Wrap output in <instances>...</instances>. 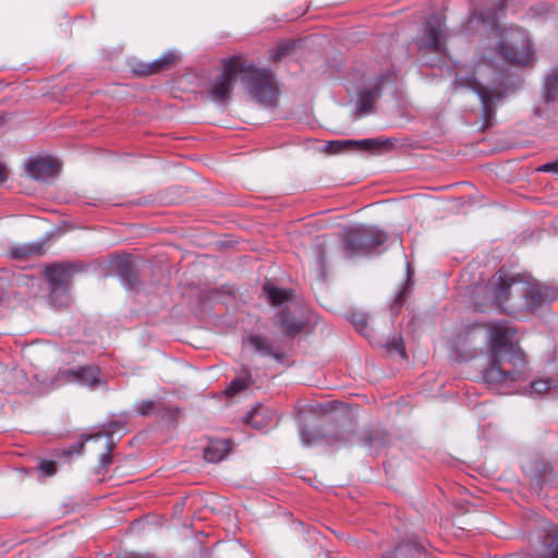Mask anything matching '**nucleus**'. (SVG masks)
I'll use <instances>...</instances> for the list:
<instances>
[{
  "instance_id": "nucleus-1",
  "label": "nucleus",
  "mask_w": 558,
  "mask_h": 558,
  "mask_svg": "<svg viewBox=\"0 0 558 558\" xmlns=\"http://www.w3.org/2000/svg\"><path fill=\"white\" fill-rule=\"evenodd\" d=\"M469 23L471 27L481 24L483 31H489L497 47L483 48L472 77L458 76L456 83L459 87L470 88L477 94L484 114L488 117L492 114L494 102L502 97L499 86L501 77L498 70L499 61L519 65L527 64L532 60L531 43L519 29L501 31L498 27L496 13L476 12Z\"/></svg>"
},
{
  "instance_id": "nucleus-2",
  "label": "nucleus",
  "mask_w": 558,
  "mask_h": 558,
  "mask_svg": "<svg viewBox=\"0 0 558 558\" xmlns=\"http://www.w3.org/2000/svg\"><path fill=\"white\" fill-rule=\"evenodd\" d=\"M513 330L505 323L489 326L488 366L484 372L485 381L496 389L509 388L523 380L526 361L523 352L511 341Z\"/></svg>"
},
{
  "instance_id": "nucleus-3",
  "label": "nucleus",
  "mask_w": 558,
  "mask_h": 558,
  "mask_svg": "<svg viewBox=\"0 0 558 558\" xmlns=\"http://www.w3.org/2000/svg\"><path fill=\"white\" fill-rule=\"evenodd\" d=\"M488 287L489 293L499 305L505 306L509 301H512L506 310L514 311L534 306L543 296L536 286L522 280L520 277H508L501 271L492 278Z\"/></svg>"
},
{
  "instance_id": "nucleus-4",
  "label": "nucleus",
  "mask_w": 558,
  "mask_h": 558,
  "mask_svg": "<svg viewBox=\"0 0 558 558\" xmlns=\"http://www.w3.org/2000/svg\"><path fill=\"white\" fill-rule=\"evenodd\" d=\"M242 73L243 84L251 97L260 104L272 105L278 94L274 74L269 70L245 64L244 61Z\"/></svg>"
},
{
  "instance_id": "nucleus-5",
  "label": "nucleus",
  "mask_w": 558,
  "mask_h": 558,
  "mask_svg": "<svg viewBox=\"0 0 558 558\" xmlns=\"http://www.w3.org/2000/svg\"><path fill=\"white\" fill-rule=\"evenodd\" d=\"M243 60L241 57H231L222 60L221 72L209 83L207 97L217 104L225 105L229 101L233 83L238 74L242 73Z\"/></svg>"
},
{
  "instance_id": "nucleus-6",
  "label": "nucleus",
  "mask_w": 558,
  "mask_h": 558,
  "mask_svg": "<svg viewBox=\"0 0 558 558\" xmlns=\"http://www.w3.org/2000/svg\"><path fill=\"white\" fill-rule=\"evenodd\" d=\"M387 234L378 229L357 227L349 231L344 252L348 256L364 255L384 244Z\"/></svg>"
},
{
  "instance_id": "nucleus-7",
  "label": "nucleus",
  "mask_w": 558,
  "mask_h": 558,
  "mask_svg": "<svg viewBox=\"0 0 558 558\" xmlns=\"http://www.w3.org/2000/svg\"><path fill=\"white\" fill-rule=\"evenodd\" d=\"M442 22L439 15H432L425 25L422 36L418 38L417 45L420 49H427L433 52H441L442 44Z\"/></svg>"
},
{
  "instance_id": "nucleus-8",
  "label": "nucleus",
  "mask_w": 558,
  "mask_h": 558,
  "mask_svg": "<svg viewBox=\"0 0 558 558\" xmlns=\"http://www.w3.org/2000/svg\"><path fill=\"white\" fill-rule=\"evenodd\" d=\"M60 170V161L51 156L40 157L32 160L27 166L28 175L36 181L43 182L54 179Z\"/></svg>"
},
{
  "instance_id": "nucleus-9",
  "label": "nucleus",
  "mask_w": 558,
  "mask_h": 558,
  "mask_svg": "<svg viewBox=\"0 0 558 558\" xmlns=\"http://www.w3.org/2000/svg\"><path fill=\"white\" fill-rule=\"evenodd\" d=\"M538 554L542 558H558V525L545 523L538 534Z\"/></svg>"
},
{
  "instance_id": "nucleus-10",
  "label": "nucleus",
  "mask_w": 558,
  "mask_h": 558,
  "mask_svg": "<svg viewBox=\"0 0 558 558\" xmlns=\"http://www.w3.org/2000/svg\"><path fill=\"white\" fill-rule=\"evenodd\" d=\"M180 60L181 56L177 51L168 50L153 62L137 64L134 71L140 75H153L172 69Z\"/></svg>"
},
{
  "instance_id": "nucleus-11",
  "label": "nucleus",
  "mask_w": 558,
  "mask_h": 558,
  "mask_svg": "<svg viewBox=\"0 0 558 558\" xmlns=\"http://www.w3.org/2000/svg\"><path fill=\"white\" fill-rule=\"evenodd\" d=\"M46 277L50 284L51 298L58 292L65 293L71 277V266L65 264L49 266L46 269Z\"/></svg>"
},
{
  "instance_id": "nucleus-12",
  "label": "nucleus",
  "mask_w": 558,
  "mask_h": 558,
  "mask_svg": "<svg viewBox=\"0 0 558 558\" xmlns=\"http://www.w3.org/2000/svg\"><path fill=\"white\" fill-rule=\"evenodd\" d=\"M66 381L78 383L94 388L101 383L99 368L93 365L81 366L65 373Z\"/></svg>"
},
{
  "instance_id": "nucleus-13",
  "label": "nucleus",
  "mask_w": 558,
  "mask_h": 558,
  "mask_svg": "<svg viewBox=\"0 0 558 558\" xmlns=\"http://www.w3.org/2000/svg\"><path fill=\"white\" fill-rule=\"evenodd\" d=\"M345 146H355L363 150H377L385 146V144L375 138H366L361 141H332L329 142L328 144V148L330 149L331 153H338Z\"/></svg>"
},
{
  "instance_id": "nucleus-14",
  "label": "nucleus",
  "mask_w": 558,
  "mask_h": 558,
  "mask_svg": "<svg viewBox=\"0 0 558 558\" xmlns=\"http://www.w3.org/2000/svg\"><path fill=\"white\" fill-rule=\"evenodd\" d=\"M275 418V412L263 405L252 409L245 416V422L257 429L266 427Z\"/></svg>"
},
{
  "instance_id": "nucleus-15",
  "label": "nucleus",
  "mask_w": 558,
  "mask_h": 558,
  "mask_svg": "<svg viewBox=\"0 0 558 558\" xmlns=\"http://www.w3.org/2000/svg\"><path fill=\"white\" fill-rule=\"evenodd\" d=\"M230 445L227 440H211L204 448V459L209 463L220 462L229 452Z\"/></svg>"
},
{
  "instance_id": "nucleus-16",
  "label": "nucleus",
  "mask_w": 558,
  "mask_h": 558,
  "mask_svg": "<svg viewBox=\"0 0 558 558\" xmlns=\"http://www.w3.org/2000/svg\"><path fill=\"white\" fill-rule=\"evenodd\" d=\"M380 94L379 85L367 88L360 93L356 104V118L371 113L374 106V100Z\"/></svg>"
},
{
  "instance_id": "nucleus-17",
  "label": "nucleus",
  "mask_w": 558,
  "mask_h": 558,
  "mask_svg": "<svg viewBox=\"0 0 558 558\" xmlns=\"http://www.w3.org/2000/svg\"><path fill=\"white\" fill-rule=\"evenodd\" d=\"M247 347H251L254 352L260 353L263 355H268L271 353V348L268 340L259 335H250L243 339V348L246 349Z\"/></svg>"
},
{
  "instance_id": "nucleus-18",
  "label": "nucleus",
  "mask_w": 558,
  "mask_h": 558,
  "mask_svg": "<svg viewBox=\"0 0 558 558\" xmlns=\"http://www.w3.org/2000/svg\"><path fill=\"white\" fill-rule=\"evenodd\" d=\"M263 291L274 305H280L289 298L286 290L275 287L269 281L264 284Z\"/></svg>"
},
{
  "instance_id": "nucleus-19",
  "label": "nucleus",
  "mask_w": 558,
  "mask_h": 558,
  "mask_svg": "<svg viewBox=\"0 0 558 558\" xmlns=\"http://www.w3.org/2000/svg\"><path fill=\"white\" fill-rule=\"evenodd\" d=\"M12 254L17 258H25L29 256H37L44 254V244L41 243H32V244H23L12 248Z\"/></svg>"
},
{
  "instance_id": "nucleus-20",
  "label": "nucleus",
  "mask_w": 558,
  "mask_h": 558,
  "mask_svg": "<svg viewBox=\"0 0 558 558\" xmlns=\"http://www.w3.org/2000/svg\"><path fill=\"white\" fill-rule=\"evenodd\" d=\"M251 381V375L248 373H245L244 375L236 377L227 387L226 395L230 397L235 396L236 393L248 388Z\"/></svg>"
},
{
  "instance_id": "nucleus-21",
  "label": "nucleus",
  "mask_w": 558,
  "mask_h": 558,
  "mask_svg": "<svg viewBox=\"0 0 558 558\" xmlns=\"http://www.w3.org/2000/svg\"><path fill=\"white\" fill-rule=\"evenodd\" d=\"M558 95V70L554 71L546 81L544 98L547 102L555 100Z\"/></svg>"
},
{
  "instance_id": "nucleus-22",
  "label": "nucleus",
  "mask_w": 558,
  "mask_h": 558,
  "mask_svg": "<svg viewBox=\"0 0 558 558\" xmlns=\"http://www.w3.org/2000/svg\"><path fill=\"white\" fill-rule=\"evenodd\" d=\"M554 381L550 379H538L531 384V392L535 395H542L551 389Z\"/></svg>"
},
{
  "instance_id": "nucleus-23",
  "label": "nucleus",
  "mask_w": 558,
  "mask_h": 558,
  "mask_svg": "<svg viewBox=\"0 0 558 558\" xmlns=\"http://www.w3.org/2000/svg\"><path fill=\"white\" fill-rule=\"evenodd\" d=\"M155 402L151 400H143L135 404V411L140 415H148L153 412Z\"/></svg>"
},
{
  "instance_id": "nucleus-24",
  "label": "nucleus",
  "mask_w": 558,
  "mask_h": 558,
  "mask_svg": "<svg viewBox=\"0 0 558 558\" xmlns=\"http://www.w3.org/2000/svg\"><path fill=\"white\" fill-rule=\"evenodd\" d=\"M119 274L124 280L128 281L130 288L134 284L136 278L133 275L131 266L128 263L119 266Z\"/></svg>"
},
{
  "instance_id": "nucleus-25",
  "label": "nucleus",
  "mask_w": 558,
  "mask_h": 558,
  "mask_svg": "<svg viewBox=\"0 0 558 558\" xmlns=\"http://www.w3.org/2000/svg\"><path fill=\"white\" fill-rule=\"evenodd\" d=\"M40 470L45 475L51 476L56 473V464L53 461H44L40 464Z\"/></svg>"
},
{
  "instance_id": "nucleus-26",
  "label": "nucleus",
  "mask_w": 558,
  "mask_h": 558,
  "mask_svg": "<svg viewBox=\"0 0 558 558\" xmlns=\"http://www.w3.org/2000/svg\"><path fill=\"white\" fill-rule=\"evenodd\" d=\"M111 449H112V444L108 442L107 444V450L108 451L101 456L100 468L107 469V466L111 463V461H112V458H111V454H110Z\"/></svg>"
},
{
  "instance_id": "nucleus-27",
  "label": "nucleus",
  "mask_w": 558,
  "mask_h": 558,
  "mask_svg": "<svg viewBox=\"0 0 558 558\" xmlns=\"http://www.w3.org/2000/svg\"><path fill=\"white\" fill-rule=\"evenodd\" d=\"M538 171L554 172L558 174V158L550 162L544 163L538 168Z\"/></svg>"
},
{
  "instance_id": "nucleus-28",
  "label": "nucleus",
  "mask_w": 558,
  "mask_h": 558,
  "mask_svg": "<svg viewBox=\"0 0 558 558\" xmlns=\"http://www.w3.org/2000/svg\"><path fill=\"white\" fill-rule=\"evenodd\" d=\"M300 437H301L302 441L305 445H311L312 444V439L310 438V433L307 430L301 429L300 430Z\"/></svg>"
},
{
  "instance_id": "nucleus-29",
  "label": "nucleus",
  "mask_w": 558,
  "mask_h": 558,
  "mask_svg": "<svg viewBox=\"0 0 558 558\" xmlns=\"http://www.w3.org/2000/svg\"><path fill=\"white\" fill-rule=\"evenodd\" d=\"M8 170L7 167L0 163V184H2L7 180Z\"/></svg>"
},
{
  "instance_id": "nucleus-30",
  "label": "nucleus",
  "mask_w": 558,
  "mask_h": 558,
  "mask_svg": "<svg viewBox=\"0 0 558 558\" xmlns=\"http://www.w3.org/2000/svg\"><path fill=\"white\" fill-rule=\"evenodd\" d=\"M2 123V118H0V124Z\"/></svg>"
}]
</instances>
